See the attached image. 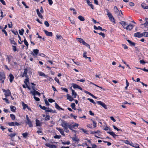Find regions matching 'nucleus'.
<instances>
[{
	"label": "nucleus",
	"instance_id": "obj_1",
	"mask_svg": "<svg viewBox=\"0 0 148 148\" xmlns=\"http://www.w3.org/2000/svg\"><path fill=\"white\" fill-rule=\"evenodd\" d=\"M119 23L122 25L124 29L130 31L132 29L134 26L133 25L131 24L127 25L126 23L124 21H121L119 22Z\"/></svg>",
	"mask_w": 148,
	"mask_h": 148
},
{
	"label": "nucleus",
	"instance_id": "obj_2",
	"mask_svg": "<svg viewBox=\"0 0 148 148\" xmlns=\"http://www.w3.org/2000/svg\"><path fill=\"white\" fill-rule=\"evenodd\" d=\"M62 126L64 128V131L66 133L69 132V130H68V128L70 130L71 129V124H69L65 121L62 122Z\"/></svg>",
	"mask_w": 148,
	"mask_h": 148
},
{
	"label": "nucleus",
	"instance_id": "obj_3",
	"mask_svg": "<svg viewBox=\"0 0 148 148\" xmlns=\"http://www.w3.org/2000/svg\"><path fill=\"white\" fill-rule=\"evenodd\" d=\"M26 120L25 121V123L28 125L29 127H33L32 122L29 119L27 115H26Z\"/></svg>",
	"mask_w": 148,
	"mask_h": 148
},
{
	"label": "nucleus",
	"instance_id": "obj_4",
	"mask_svg": "<svg viewBox=\"0 0 148 148\" xmlns=\"http://www.w3.org/2000/svg\"><path fill=\"white\" fill-rule=\"evenodd\" d=\"M3 91L4 92V95L5 97H7L8 96H10L11 94V92L9 89L6 90L5 89H2Z\"/></svg>",
	"mask_w": 148,
	"mask_h": 148
},
{
	"label": "nucleus",
	"instance_id": "obj_5",
	"mask_svg": "<svg viewBox=\"0 0 148 148\" xmlns=\"http://www.w3.org/2000/svg\"><path fill=\"white\" fill-rule=\"evenodd\" d=\"M28 71V69H27L26 68L24 69V71L23 73L21 75V76L22 77H25L26 78H27L28 77V76L27 75V73Z\"/></svg>",
	"mask_w": 148,
	"mask_h": 148
},
{
	"label": "nucleus",
	"instance_id": "obj_6",
	"mask_svg": "<svg viewBox=\"0 0 148 148\" xmlns=\"http://www.w3.org/2000/svg\"><path fill=\"white\" fill-rule=\"evenodd\" d=\"M107 15L109 17V19L110 21L114 23H115L114 19L111 14H107Z\"/></svg>",
	"mask_w": 148,
	"mask_h": 148
},
{
	"label": "nucleus",
	"instance_id": "obj_7",
	"mask_svg": "<svg viewBox=\"0 0 148 148\" xmlns=\"http://www.w3.org/2000/svg\"><path fill=\"white\" fill-rule=\"evenodd\" d=\"M97 103L98 104L101 106L105 109H107V107L106 105L103 102L101 101H97Z\"/></svg>",
	"mask_w": 148,
	"mask_h": 148
},
{
	"label": "nucleus",
	"instance_id": "obj_8",
	"mask_svg": "<svg viewBox=\"0 0 148 148\" xmlns=\"http://www.w3.org/2000/svg\"><path fill=\"white\" fill-rule=\"evenodd\" d=\"M46 146L48 147L49 148H56L57 146L54 145H51L49 143H47L45 144Z\"/></svg>",
	"mask_w": 148,
	"mask_h": 148
},
{
	"label": "nucleus",
	"instance_id": "obj_9",
	"mask_svg": "<svg viewBox=\"0 0 148 148\" xmlns=\"http://www.w3.org/2000/svg\"><path fill=\"white\" fill-rule=\"evenodd\" d=\"M5 79V77L4 74H0V82L1 81V82L2 83H3Z\"/></svg>",
	"mask_w": 148,
	"mask_h": 148
},
{
	"label": "nucleus",
	"instance_id": "obj_10",
	"mask_svg": "<svg viewBox=\"0 0 148 148\" xmlns=\"http://www.w3.org/2000/svg\"><path fill=\"white\" fill-rule=\"evenodd\" d=\"M134 36L135 37L140 38L142 37L143 35H142V33H141L140 32H137L134 34Z\"/></svg>",
	"mask_w": 148,
	"mask_h": 148
},
{
	"label": "nucleus",
	"instance_id": "obj_11",
	"mask_svg": "<svg viewBox=\"0 0 148 148\" xmlns=\"http://www.w3.org/2000/svg\"><path fill=\"white\" fill-rule=\"evenodd\" d=\"M43 31L47 36L50 37L52 36L53 33L52 32H48L47 31L45 30H44Z\"/></svg>",
	"mask_w": 148,
	"mask_h": 148
},
{
	"label": "nucleus",
	"instance_id": "obj_12",
	"mask_svg": "<svg viewBox=\"0 0 148 148\" xmlns=\"http://www.w3.org/2000/svg\"><path fill=\"white\" fill-rule=\"evenodd\" d=\"M30 93L32 94L34 96H35L36 95L40 96V93L36 90H34L33 91H31Z\"/></svg>",
	"mask_w": 148,
	"mask_h": 148
},
{
	"label": "nucleus",
	"instance_id": "obj_13",
	"mask_svg": "<svg viewBox=\"0 0 148 148\" xmlns=\"http://www.w3.org/2000/svg\"><path fill=\"white\" fill-rule=\"evenodd\" d=\"M72 86L74 88H78L81 90H82V88L77 84L73 83Z\"/></svg>",
	"mask_w": 148,
	"mask_h": 148
},
{
	"label": "nucleus",
	"instance_id": "obj_14",
	"mask_svg": "<svg viewBox=\"0 0 148 148\" xmlns=\"http://www.w3.org/2000/svg\"><path fill=\"white\" fill-rule=\"evenodd\" d=\"M36 11L37 14L38 15V16L41 19L43 18V16L41 13L40 12L39 9H37Z\"/></svg>",
	"mask_w": 148,
	"mask_h": 148
},
{
	"label": "nucleus",
	"instance_id": "obj_15",
	"mask_svg": "<svg viewBox=\"0 0 148 148\" xmlns=\"http://www.w3.org/2000/svg\"><path fill=\"white\" fill-rule=\"evenodd\" d=\"M39 50L38 49H35L33 50L34 53H33V55L34 56H36L38 55V52Z\"/></svg>",
	"mask_w": 148,
	"mask_h": 148
},
{
	"label": "nucleus",
	"instance_id": "obj_16",
	"mask_svg": "<svg viewBox=\"0 0 148 148\" xmlns=\"http://www.w3.org/2000/svg\"><path fill=\"white\" fill-rule=\"evenodd\" d=\"M72 95L73 97V98H76V96L77 95V93L75 92L73 89H71Z\"/></svg>",
	"mask_w": 148,
	"mask_h": 148
},
{
	"label": "nucleus",
	"instance_id": "obj_17",
	"mask_svg": "<svg viewBox=\"0 0 148 148\" xmlns=\"http://www.w3.org/2000/svg\"><path fill=\"white\" fill-rule=\"evenodd\" d=\"M76 39L80 43H82L83 45L84 44L85 42L84 41L83 39L80 38H76Z\"/></svg>",
	"mask_w": 148,
	"mask_h": 148
},
{
	"label": "nucleus",
	"instance_id": "obj_18",
	"mask_svg": "<svg viewBox=\"0 0 148 148\" xmlns=\"http://www.w3.org/2000/svg\"><path fill=\"white\" fill-rule=\"evenodd\" d=\"M67 99H69L70 101H72L74 100L73 97H72L70 95L68 94H67Z\"/></svg>",
	"mask_w": 148,
	"mask_h": 148
},
{
	"label": "nucleus",
	"instance_id": "obj_19",
	"mask_svg": "<svg viewBox=\"0 0 148 148\" xmlns=\"http://www.w3.org/2000/svg\"><path fill=\"white\" fill-rule=\"evenodd\" d=\"M55 107L56 109L59 110H64V109L63 108H60L56 103H55Z\"/></svg>",
	"mask_w": 148,
	"mask_h": 148
},
{
	"label": "nucleus",
	"instance_id": "obj_20",
	"mask_svg": "<svg viewBox=\"0 0 148 148\" xmlns=\"http://www.w3.org/2000/svg\"><path fill=\"white\" fill-rule=\"evenodd\" d=\"M56 129L60 132L62 135H64L65 134L64 133L63 130L62 129L57 127Z\"/></svg>",
	"mask_w": 148,
	"mask_h": 148
},
{
	"label": "nucleus",
	"instance_id": "obj_21",
	"mask_svg": "<svg viewBox=\"0 0 148 148\" xmlns=\"http://www.w3.org/2000/svg\"><path fill=\"white\" fill-rule=\"evenodd\" d=\"M10 77V82L12 83L14 79V77L13 76L12 74L10 73L9 75Z\"/></svg>",
	"mask_w": 148,
	"mask_h": 148
},
{
	"label": "nucleus",
	"instance_id": "obj_22",
	"mask_svg": "<svg viewBox=\"0 0 148 148\" xmlns=\"http://www.w3.org/2000/svg\"><path fill=\"white\" fill-rule=\"evenodd\" d=\"M107 133L110 134L114 138H115L117 136V135L113 132H107Z\"/></svg>",
	"mask_w": 148,
	"mask_h": 148
},
{
	"label": "nucleus",
	"instance_id": "obj_23",
	"mask_svg": "<svg viewBox=\"0 0 148 148\" xmlns=\"http://www.w3.org/2000/svg\"><path fill=\"white\" fill-rule=\"evenodd\" d=\"M36 126H40L41 125V123L37 119H36Z\"/></svg>",
	"mask_w": 148,
	"mask_h": 148
},
{
	"label": "nucleus",
	"instance_id": "obj_24",
	"mask_svg": "<svg viewBox=\"0 0 148 148\" xmlns=\"http://www.w3.org/2000/svg\"><path fill=\"white\" fill-rule=\"evenodd\" d=\"M85 92L86 93L91 96L93 98L96 99L97 98V97H95V96L94 95H93L91 93H90L88 91H85Z\"/></svg>",
	"mask_w": 148,
	"mask_h": 148
},
{
	"label": "nucleus",
	"instance_id": "obj_25",
	"mask_svg": "<svg viewBox=\"0 0 148 148\" xmlns=\"http://www.w3.org/2000/svg\"><path fill=\"white\" fill-rule=\"evenodd\" d=\"M16 135V134L15 133H12L8 135V136L10 137L11 140Z\"/></svg>",
	"mask_w": 148,
	"mask_h": 148
},
{
	"label": "nucleus",
	"instance_id": "obj_26",
	"mask_svg": "<svg viewBox=\"0 0 148 148\" xmlns=\"http://www.w3.org/2000/svg\"><path fill=\"white\" fill-rule=\"evenodd\" d=\"M22 104L23 106V109L24 110H25L26 108H28V105L27 104L23 102H22Z\"/></svg>",
	"mask_w": 148,
	"mask_h": 148
},
{
	"label": "nucleus",
	"instance_id": "obj_27",
	"mask_svg": "<svg viewBox=\"0 0 148 148\" xmlns=\"http://www.w3.org/2000/svg\"><path fill=\"white\" fill-rule=\"evenodd\" d=\"M78 18L79 19L80 21H85V18L84 17L81 15L79 16L78 17Z\"/></svg>",
	"mask_w": 148,
	"mask_h": 148
},
{
	"label": "nucleus",
	"instance_id": "obj_28",
	"mask_svg": "<svg viewBox=\"0 0 148 148\" xmlns=\"http://www.w3.org/2000/svg\"><path fill=\"white\" fill-rule=\"evenodd\" d=\"M127 42H128L129 43V44L131 46H135V43L134 42H132L131 40H128V39L127 40Z\"/></svg>",
	"mask_w": 148,
	"mask_h": 148
},
{
	"label": "nucleus",
	"instance_id": "obj_29",
	"mask_svg": "<svg viewBox=\"0 0 148 148\" xmlns=\"http://www.w3.org/2000/svg\"><path fill=\"white\" fill-rule=\"evenodd\" d=\"M146 5L144 3H143L141 4V6L143 8L145 9H148V6H146Z\"/></svg>",
	"mask_w": 148,
	"mask_h": 148
},
{
	"label": "nucleus",
	"instance_id": "obj_30",
	"mask_svg": "<svg viewBox=\"0 0 148 148\" xmlns=\"http://www.w3.org/2000/svg\"><path fill=\"white\" fill-rule=\"evenodd\" d=\"M45 111L46 112H51L53 113L56 112V111L55 110H52L51 109H50L49 110H46Z\"/></svg>",
	"mask_w": 148,
	"mask_h": 148
},
{
	"label": "nucleus",
	"instance_id": "obj_31",
	"mask_svg": "<svg viewBox=\"0 0 148 148\" xmlns=\"http://www.w3.org/2000/svg\"><path fill=\"white\" fill-rule=\"evenodd\" d=\"M79 126V125L78 124H77V123H75L74 124L72 125L71 124V130L72 131H73V128H74L75 127H78Z\"/></svg>",
	"mask_w": 148,
	"mask_h": 148
},
{
	"label": "nucleus",
	"instance_id": "obj_32",
	"mask_svg": "<svg viewBox=\"0 0 148 148\" xmlns=\"http://www.w3.org/2000/svg\"><path fill=\"white\" fill-rule=\"evenodd\" d=\"M144 24L145 27H148V18H146V22L144 24H142V25Z\"/></svg>",
	"mask_w": 148,
	"mask_h": 148
},
{
	"label": "nucleus",
	"instance_id": "obj_33",
	"mask_svg": "<svg viewBox=\"0 0 148 148\" xmlns=\"http://www.w3.org/2000/svg\"><path fill=\"white\" fill-rule=\"evenodd\" d=\"M24 38L25 39L23 41L24 42V44L26 46V47H27V48L29 45L28 43V42L27 41V40H26L25 37H24Z\"/></svg>",
	"mask_w": 148,
	"mask_h": 148
},
{
	"label": "nucleus",
	"instance_id": "obj_34",
	"mask_svg": "<svg viewBox=\"0 0 148 148\" xmlns=\"http://www.w3.org/2000/svg\"><path fill=\"white\" fill-rule=\"evenodd\" d=\"M142 35L143 36H144L145 37H148V32H146L142 33Z\"/></svg>",
	"mask_w": 148,
	"mask_h": 148
},
{
	"label": "nucleus",
	"instance_id": "obj_35",
	"mask_svg": "<svg viewBox=\"0 0 148 148\" xmlns=\"http://www.w3.org/2000/svg\"><path fill=\"white\" fill-rule=\"evenodd\" d=\"M75 104L74 103H72L71 104V108L75 110H76V108L75 107Z\"/></svg>",
	"mask_w": 148,
	"mask_h": 148
},
{
	"label": "nucleus",
	"instance_id": "obj_36",
	"mask_svg": "<svg viewBox=\"0 0 148 148\" xmlns=\"http://www.w3.org/2000/svg\"><path fill=\"white\" fill-rule=\"evenodd\" d=\"M19 32L20 34L21 35H23V33L24 32V30L23 29H22L21 30H19Z\"/></svg>",
	"mask_w": 148,
	"mask_h": 148
},
{
	"label": "nucleus",
	"instance_id": "obj_37",
	"mask_svg": "<svg viewBox=\"0 0 148 148\" xmlns=\"http://www.w3.org/2000/svg\"><path fill=\"white\" fill-rule=\"evenodd\" d=\"M10 41L11 44H14L15 45H17V43L13 39H10Z\"/></svg>",
	"mask_w": 148,
	"mask_h": 148
},
{
	"label": "nucleus",
	"instance_id": "obj_38",
	"mask_svg": "<svg viewBox=\"0 0 148 148\" xmlns=\"http://www.w3.org/2000/svg\"><path fill=\"white\" fill-rule=\"evenodd\" d=\"M10 126H14V122H8L7 123Z\"/></svg>",
	"mask_w": 148,
	"mask_h": 148
},
{
	"label": "nucleus",
	"instance_id": "obj_39",
	"mask_svg": "<svg viewBox=\"0 0 148 148\" xmlns=\"http://www.w3.org/2000/svg\"><path fill=\"white\" fill-rule=\"evenodd\" d=\"M29 78L28 77L27 78H26L25 79L24 82L26 84V85H27V83L29 82Z\"/></svg>",
	"mask_w": 148,
	"mask_h": 148
},
{
	"label": "nucleus",
	"instance_id": "obj_40",
	"mask_svg": "<svg viewBox=\"0 0 148 148\" xmlns=\"http://www.w3.org/2000/svg\"><path fill=\"white\" fill-rule=\"evenodd\" d=\"M10 116L12 120H15V116L14 114H11L10 115Z\"/></svg>",
	"mask_w": 148,
	"mask_h": 148
},
{
	"label": "nucleus",
	"instance_id": "obj_41",
	"mask_svg": "<svg viewBox=\"0 0 148 148\" xmlns=\"http://www.w3.org/2000/svg\"><path fill=\"white\" fill-rule=\"evenodd\" d=\"M28 133L27 132H25L22 134V135L24 138H26L28 135Z\"/></svg>",
	"mask_w": 148,
	"mask_h": 148
},
{
	"label": "nucleus",
	"instance_id": "obj_42",
	"mask_svg": "<svg viewBox=\"0 0 148 148\" xmlns=\"http://www.w3.org/2000/svg\"><path fill=\"white\" fill-rule=\"evenodd\" d=\"M72 139L73 141H75L76 142H78L79 141V139H78L76 136L75 137H72Z\"/></svg>",
	"mask_w": 148,
	"mask_h": 148
},
{
	"label": "nucleus",
	"instance_id": "obj_43",
	"mask_svg": "<svg viewBox=\"0 0 148 148\" xmlns=\"http://www.w3.org/2000/svg\"><path fill=\"white\" fill-rule=\"evenodd\" d=\"M70 142L68 140L66 142H62V144L63 145H69L70 144Z\"/></svg>",
	"mask_w": 148,
	"mask_h": 148
},
{
	"label": "nucleus",
	"instance_id": "obj_44",
	"mask_svg": "<svg viewBox=\"0 0 148 148\" xmlns=\"http://www.w3.org/2000/svg\"><path fill=\"white\" fill-rule=\"evenodd\" d=\"M10 108L12 112H14L15 111L16 109V108L15 107L13 106H10Z\"/></svg>",
	"mask_w": 148,
	"mask_h": 148
},
{
	"label": "nucleus",
	"instance_id": "obj_45",
	"mask_svg": "<svg viewBox=\"0 0 148 148\" xmlns=\"http://www.w3.org/2000/svg\"><path fill=\"white\" fill-rule=\"evenodd\" d=\"M87 99L89 100L90 102L92 103L93 104H96L95 102L93 100L90 98H88Z\"/></svg>",
	"mask_w": 148,
	"mask_h": 148
},
{
	"label": "nucleus",
	"instance_id": "obj_46",
	"mask_svg": "<svg viewBox=\"0 0 148 148\" xmlns=\"http://www.w3.org/2000/svg\"><path fill=\"white\" fill-rule=\"evenodd\" d=\"M100 131L99 130H97V131H91L90 134H94L95 133H100Z\"/></svg>",
	"mask_w": 148,
	"mask_h": 148
},
{
	"label": "nucleus",
	"instance_id": "obj_47",
	"mask_svg": "<svg viewBox=\"0 0 148 148\" xmlns=\"http://www.w3.org/2000/svg\"><path fill=\"white\" fill-rule=\"evenodd\" d=\"M113 128L115 130H117V131H120L121 132H122V130L121 129H119L118 128H117L114 125H113Z\"/></svg>",
	"mask_w": 148,
	"mask_h": 148
},
{
	"label": "nucleus",
	"instance_id": "obj_48",
	"mask_svg": "<svg viewBox=\"0 0 148 148\" xmlns=\"http://www.w3.org/2000/svg\"><path fill=\"white\" fill-rule=\"evenodd\" d=\"M133 147L135 148H140L139 145L136 143H135Z\"/></svg>",
	"mask_w": 148,
	"mask_h": 148
},
{
	"label": "nucleus",
	"instance_id": "obj_49",
	"mask_svg": "<svg viewBox=\"0 0 148 148\" xmlns=\"http://www.w3.org/2000/svg\"><path fill=\"white\" fill-rule=\"evenodd\" d=\"M44 24L47 27L49 26V24L47 21H45L44 22Z\"/></svg>",
	"mask_w": 148,
	"mask_h": 148
},
{
	"label": "nucleus",
	"instance_id": "obj_50",
	"mask_svg": "<svg viewBox=\"0 0 148 148\" xmlns=\"http://www.w3.org/2000/svg\"><path fill=\"white\" fill-rule=\"evenodd\" d=\"M50 117L49 115H47L45 118V121H48L50 120Z\"/></svg>",
	"mask_w": 148,
	"mask_h": 148
},
{
	"label": "nucleus",
	"instance_id": "obj_51",
	"mask_svg": "<svg viewBox=\"0 0 148 148\" xmlns=\"http://www.w3.org/2000/svg\"><path fill=\"white\" fill-rule=\"evenodd\" d=\"M98 28H99V30H101L102 31H105V32H106L107 31V30L106 29H102V28L100 26H98Z\"/></svg>",
	"mask_w": 148,
	"mask_h": 148
},
{
	"label": "nucleus",
	"instance_id": "obj_52",
	"mask_svg": "<svg viewBox=\"0 0 148 148\" xmlns=\"http://www.w3.org/2000/svg\"><path fill=\"white\" fill-rule=\"evenodd\" d=\"M39 106L40 108L42 109L43 110H46L48 108H47L45 106H42L41 105H40Z\"/></svg>",
	"mask_w": 148,
	"mask_h": 148
},
{
	"label": "nucleus",
	"instance_id": "obj_53",
	"mask_svg": "<svg viewBox=\"0 0 148 148\" xmlns=\"http://www.w3.org/2000/svg\"><path fill=\"white\" fill-rule=\"evenodd\" d=\"M56 39H60L62 38V37L60 35L57 34L56 35Z\"/></svg>",
	"mask_w": 148,
	"mask_h": 148
},
{
	"label": "nucleus",
	"instance_id": "obj_54",
	"mask_svg": "<svg viewBox=\"0 0 148 148\" xmlns=\"http://www.w3.org/2000/svg\"><path fill=\"white\" fill-rule=\"evenodd\" d=\"M80 130H82V131L85 134H87L88 133H87V131L86 130H85L83 129L82 128H79Z\"/></svg>",
	"mask_w": 148,
	"mask_h": 148
},
{
	"label": "nucleus",
	"instance_id": "obj_55",
	"mask_svg": "<svg viewBox=\"0 0 148 148\" xmlns=\"http://www.w3.org/2000/svg\"><path fill=\"white\" fill-rule=\"evenodd\" d=\"M6 59H7L8 60V63H10V62L11 61V58L8 55H7V57L6 58Z\"/></svg>",
	"mask_w": 148,
	"mask_h": 148
},
{
	"label": "nucleus",
	"instance_id": "obj_56",
	"mask_svg": "<svg viewBox=\"0 0 148 148\" xmlns=\"http://www.w3.org/2000/svg\"><path fill=\"white\" fill-rule=\"evenodd\" d=\"M61 136L60 135H56L54 136V138L57 139H59L61 138Z\"/></svg>",
	"mask_w": 148,
	"mask_h": 148
},
{
	"label": "nucleus",
	"instance_id": "obj_57",
	"mask_svg": "<svg viewBox=\"0 0 148 148\" xmlns=\"http://www.w3.org/2000/svg\"><path fill=\"white\" fill-rule=\"evenodd\" d=\"M103 142L105 143H107V145L108 146H110L112 144L111 143L108 142L107 141L103 140Z\"/></svg>",
	"mask_w": 148,
	"mask_h": 148
},
{
	"label": "nucleus",
	"instance_id": "obj_58",
	"mask_svg": "<svg viewBox=\"0 0 148 148\" xmlns=\"http://www.w3.org/2000/svg\"><path fill=\"white\" fill-rule=\"evenodd\" d=\"M12 49H13V50L14 52H16L17 51L16 46L13 45L12 46Z\"/></svg>",
	"mask_w": 148,
	"mask_h": 148
},
{
	"label": "nucleus",
	"instance_id": "obj_59",
	"mask_svg": "<svg viewBox=\"0 0 148 148\" xmlns=\"http://www.w3.org/2000/svg\"><path fill=\"white\" fill-rule=\"evenodd\" d=\"M87 54V53L86 52H84L83 54V57L84 58H87L88 57L86 55Z\"/></svg>",
	"mask_w": 148,
	"mask_h": 148
},
{
	"label": "nucleus",
	"instance_id": "obj_60",
	"mask_svg": "<svg viewBox=\"0 0 148 148\" xmlns=\"http://www.w3.org/2000/svg\"><path fill=\"white\" fill-rule=\"evenodd\" d=\"M61 89L62 90H64V91L66 92H68V89L66 88H61Z\"/></svg>",
	"mask_w": 148,
	"mask_h": 148
},
{
	"label": "nucleus",
	"instance_id": "obj_61",
	"mask_svg": "<svg viewBox=\"0 0 148 148\" xmlns=\"http://www.w3.org/2000/svg\"><path fill=\"white\" fill-rule=\"evenodd\" d=\"M98 34L102 36L103 38H104L105 36V34L102 32L99 33Z\"/></svg>",
	"mask_w": 148,
	"mask_h": 148
},
{
	"label": "nucleus",
	"instance_id": "obj_62",
	"mask_svg": "<svg viewBox=\"0 0 148 148\" xmlns=\"http://www.w3.org/2000/svg\"><path fill=\"white\" fill-rule=\"evenodd\" d=\"M34 99L36 101H38L40 100V99L39 98L36 97L35 96H34Z\"/></svg>",
	"mask_w": 148,
	"mask_h": 148
},
{
	"label": "nucleus",
	"instance_id": "obj_63",
	"mask_svg": "<svg viewBox=\"0 0 148 148\" xmlns=\"http://www.w3.org/2000/svg\"><path fill=\"white\" fill-rule=\"evenodd\" d=\"M92 122L93 123V126L95 128L97 126V123L94 121H92Z\"/></svg>",
	"mask_w": 148,
	"mask_h": 148
},
{
	"label": "nucleus",
	"instance_id": "obj_64",
	"mask_svg": "<svg viewBox=\"0 0 148 148\" xmlns=\"http://www.w3.org/2000/svg\"><path fill=\"white\" fill-rule=\"evenodd\" d=\"M124 142L125 144L127 145H129L130 143L129 141L128 140H124Z\"/></svg>",
	"mask_w": 148,
	"mask_h": 148
}]
</instances>
